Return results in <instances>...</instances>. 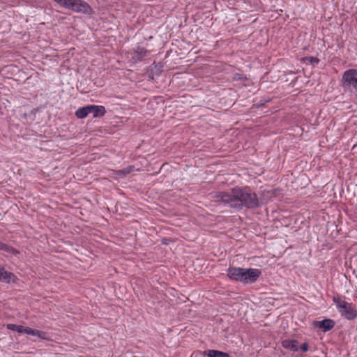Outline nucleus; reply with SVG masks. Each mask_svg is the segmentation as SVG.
<instances>
[{"instance_id": "f257e3e1", "label": "nucleus", "mask_w": 357, "mask_h": 357, "mask_svg": "<svg viewBox=\"0 0 357 357\" xmlns=\"http://www.w3.org/2000/svg\"><path fill=\"white\" fill-rule=\"evenodd\" d=\"M212 198L216 203L237 210L243 206L255 208L259 206L257 195L248 187H236L228 192H218Z\"/></svg>"}, {"instance_id": "f03ea898", "label": "nucleus", "mask_w": 357, "mask_h": 357, "mask_svg": "<svg viewBox=\"0 0 357 357\" xmlns=\"http://www.w3.org/2000/svg\"><path fill=\"white\" fill-rule=\"evenodd\" d=\"M59 6L77 13L91 15V7L84 0H54Z\"/></svg>"}, {"instance_id": "7ed1b4c3", "label": "nucleus", "mask_w": 357, "mask_h": 357, "mask_svg": "<svg viewBox=\"0 0 357 357\" xmlns=\"http://www.w3.org/2000/svg\"><path fill=\"white\" fill-rule=\"evenodd\" d=\"M333 301L342 317L348 320H353L357 317V310L352 303L342 300L339 296H333Z\"/></svg>"}, {"instance_id": "20e7f679", "label": "nucleus", "mask_w": 357, "mask_h": 357, "mask_svg": "<svg viewBox=\"0 0 357 357\" xmlns=\"http://www.w3.org/2000/svg\"><path fill=\"white\" fill-rule=\"evenodd\" d=\"M342 82L344 88L354 89L357 92V69L346 70L342 75Z\"/></svg>"}, {"instance_id": "39448f33", "label": "nucleus", "mask_w": 357, "mask_h": 357, "mask_svg": "<svg viewBox=\"0 0 357 357\" xmlns=\"http://www.w3.org/2000/svg\"><path fill=\"white\" fill-rule=\"evenodd\" d=\"M261 275V271L257 268H244L243 284L255 282Z\"/></svg>"}, {"instance_id": "423d86ee", "label": "nucleus", "mask_w": 357, "mask_h": 357, "mask_svg": "<svg viewBox=\"0 0 357 357\" xmlns=\"http://www.w3.org/2000/svg\"><path fill=\"white\" fill-rule=\"evenodd\" d=\"M227 275L231 280L243 283L244 268L230 267Z\"/></svg>"}, {"instance_id": "0eeeda50", "label": "nucleus", "mask_w": 357, "mask_h": 357, "mask_svg": "<svg viewBox=\"0 0 357 357\" xmlns=\"http://www.w3.org/2000/svg\"><path fill=\"white\" fill-rule=\"evenodd\" d=\"M335 324V321L331 319H325L321 321H317L314 324L315 327L321 329L324 332L331 331L334 327Z\"/></svg>"}, {"instance_id": "6e6552de", "label": "nucleus", "mask_w": 357, "mask_h": 357, "mask_svg": "<svg viewBox=\"0 0 357 357\" xmlns=\"http://www.w3.org/2000/svg\"><path fill=\"white\" fill-rule=\"evenodd\" d=\"M90 114H93V117L103 116L106 110L104 106L89 105Z\"/></svg>"}, {"instance_id": "1a4fd4ad", "label": "nucleus", "mask_w": 357, "mask_h": 357, "mask_svg": "<svg viewBox=\"0 0 357 357\" xmlns=\"http://www.w3.org/2000/svg\"><path fill=\"white\" fill-rule=\"evenodd\" d=\"M282 346L291 351H298L299 349L298 342L296 340H284Z\"/></svg>"}, {"instance_id": "9d476101", "label": "nucleus", "mask_w": 357, "mask_h": 357, "mask_svg": "<svg viewBox=\"0 0 357 357\" xmlns=\"http://www.w3.org/2000/svg\"><path fill=\"white\" fill-rule=\"evenodd\" d=\"M133 170V166H128L123 169L114 171L112 173V176L116 179L122 178H124L128 174L131 173Z\"/></svg>"}, {"instance_id": "9b49d317", "label": "nucleus", "mask_w": 357, "mask_h": 357, "mask_svg": "<svg viewBox=\"0 0 357 357\" xmlns=\"http://www.w3.org/2000/svg\"><path fill=\"white\" fill-rule=\"evenodd\" d=\"M26 334L31 335L33 336H36L41 340H49L50 337L47 333L39 330L32 329L31 328H28L26 330Z\"/></svg>"}, {"instance_id": "f8f14e48", "label": "nucleus", "mask_w": 357, "mask_h": 357, "mask_svg": "<svg viewBox=\"0 0 357 357\" xmlns=\"http://www.w3.org/2000/svg\"><path fill=\"white\" fill-rule=\"evenodd\" d=\"M15 275L10 273L6 271L3 267L0 265V281L4 282H10L13 280Z\"/></svg>"}, {"instance_id": "ddd939ff", "label": "nucleus", "mask_w": 357, "mask_h": 357, "mask_svg": "<svg viewBox=\"0 0 357 357\" xmlns=\"http://www.w3.org/2000/svg\"><path fill=\"white\" fill-rule=\"evenodd\" d=\"M148 54V51L142 47H137L134 52L133 59L135 61L142 60L145 56H146Z\"/></svg>"}, {"instance_id": "4468645a", "label": "nucleus", "mask_w": 357, "mask_h": 357, "mask_svg": "<svg viewBox=\"0 0 357 357\" xmlns=\"http://www.w3.org/2000/svg\"><path fill=\"white\" fill-rule=\"evenodd\" d=\"M203 355L208 357H229V355L226 352L213 349L204 351Z\"/></svg>"}, {"instance_id": "2eb2a0df", "label": "nucleus", "mask_w": 357, "mask_h": 357, "mask_svg": "<svg viewBox=\"0 0 357 357\" xmlns=\"http://www.w3.org/2000/svg\"><path fill=\"white\" fill-rule=\"evenodd\" d=\"M89 114H90L89 105L80 107L75 112V115L78 119H84Z\"/></svg>"}, {"instance_id": "dca6fc26", "label": "nucleus", "mask_w": 357, "mask_h": 357, "mask_svg": "<svg viewBox=\"0 0 357 357\" xmlns=\"http://www.w3.org/2000/svg\"><path fill=\"white\" fill-rule=\"evenodd\" d=\"M29 327H24L21 325H16L13 324H9L7 325V328L13 331H17L19 333H26V330Z\"/></svg>"}, {"instance_id": "f3484780", "label": "nucleus", "mask_w": 357, "mask_h": 357, "mask_svg": "<svg viewBox=\"0 0 357 357\" xmlns=\"http://www.w3.org/2000/svg\"><path fill=\"white\" fill-rule=\"evenodd\" d=\"M0 250H3L6 252L11 253L13 255H17L18 252L12 247L7 245L6 244L0 241Z\"/></svg>"}, {"instance_id": "a211bd4d", "label": "nucleus", "mask_w": 357, "mask_h": 357, "mask_svg": "<svg viewBox=\"0 0 357 357\" xmlns=\"http://www.w3.org/2000/svg\"><path fill=\"white\" fill-rule=\"evenodd\" d=\"M301 350L303 351V352H307L308 351V349H309V346H308V344L307 342L303 344L301 347H300Z\"/></svg>"}, {"instance_id": "6ab92c4d", "label": "nucleus", "mask_w": 357, "mask_h": 357, "mask_svg": "<svg viewBox=\"0 0 357 357\" xmlns=\"http://www.w3.org/2000/svg\"><path fill=\"white\" fill-rule=\"evenodd\" d=\"M310 61L311 63H318L319 60L317 57L311 56L310 57Z\"/></svg>"}]
</instances>
